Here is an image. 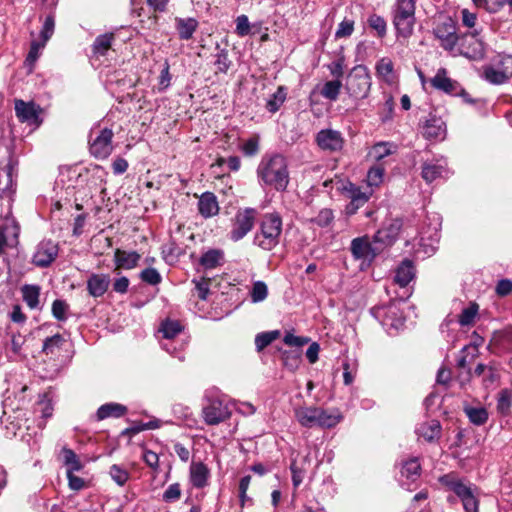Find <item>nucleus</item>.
Masks as SVG:
<instances>
[{"label":"nucleus","mask_w":512,"mask_h":512,"mask_svg":"<svg viewBox=\"0 0 512 512\" xmlns=\"http://www.w3.org/2000/svg\"><path fill=\"white\" fill-rule=\"evenodd\" d=\"M350 250L355 259L372 261L381 247L369 242L367 237H358L352 240Z\"/></svg>","instance_id":"16"},{"label":"nucleus","mask_w":512,"mask_h":512,"mask_svg":"<svg viewBox=\"0 0 512 512\" xmlns=\"http://www.w3.org/2000/svg\"><path fill=\"white\" fill-rule=\"evenodd\" d=\"M64 463L67 466V471L75 472L80 471L83 465L78 458L77 454L69 448L63 449Z\"/></svg>","instance_id":"50"},{"label":"nucleus","mask_w":512,"mask_h":512,"mask_svg":"<svg viewBox=\"0 0 512 512\" xmlns=\"http://www.w3.org/2000/svg\"><path fill=\"white\" fill-rule=\"evenodd\" d=\"M286 90L283 86H279L267 100L266 109L271 113H276L286 100Z\"/></svg>","instance_id":"42"},{"label":"nucleus","mask_w":512,"mask_h":512,"mask_svg":"<svg viewBox=\"0 0 512 512\" xmlns=\"http://www.w3.org/2000/svg\"><path fill=\"white\" fill-rule=\"evenodd\" d=\"M68 304L61 299H56L52 303V314L58 321H65L67 319L66 312L68 310Z\"/></svg>","instance_id":"58"},{"label":"nucleus","mask_w":512,"mask_h":512,"mask_svg":"<svg viewBox=\"0 0 512 512\" xmlns=\"http://www.w3.org/2000/svg\"><path fill=\"white\" fill-rule=\"evenodd\" d=\"M354 31V21L349 19H344L339 23L338 28L335 32L336 38H345L349 37Z\"/></svg>","instance_id":"64"},{"label":"nucleus","mask_w":512,"mask_h":512,"mask_svg":"<svg viewBox=\"0 0 512 512\" xmlns=\"http://www.w3.org/2000/svg\"><path fill=\"white\" fill-rule=\"evenodd\" d=\"M183 330V326L177 320H166L161 324L160 331L167 340L174 339Z\"/></svg>","instance_id":"47"},{"label":"nucleus","mask_w":512,"mask_h":512,"mask_svg":"<svg viewBox=\"0 0 512 512\" xmlns=\"http://www.w3.org/2000/svg\"><path fill=\"white\" fill-rule=\"evenodd\" d=\"M64 344V337L60 334H55L45 339L42 351L47 355H55L60 353Z\"/></svg>","instance_id":"41"},{"label":"nucleus","mask_w":512,"mask_h":512,"mask_svg":"<svg viewBox=\"0 0 512 512\" xmlns=\"http://www.w3.org/2000/svg\"><path fill=\"white\" fill-rule=\"evenodd\" d=\"M217 53L215 54L214 65L217 69V72L226 74L232 65L231 60L229 59L228 50L220 48V45L216 44Z\"/></svg>","instance_id":"44"},{"label":"nucleus","mask_w":512,"mask_h":512,"mask_svg":"<svg viewBox=\"0 0 512 512\" xmlns=\"http://www.w3.org/2000/svg\"><path fill=\"white\" fill-rule=\"evenodd\" d=\"M343 419V415L338 409L325 410L318 407L316 427L330 429L335 427Z\"/></svg>","instance_id":"25"},{"label":"nucleus","mask_w":512,"mask_h":512,"mask_svg":"<svg viewBox=\"0 0 512 512\" xmlns=\"http://www.w3.org/2000/svg\"><path fill=\"white\" fill-rule=\"evenodd\" d=\"M115 39L113 33H104L97 36L92 45V52L96 56H104L110 50Z\"/></svg>","instance_id":"34"},{"label":"nucleus","mask_w":512,"mask_h":512,"mask_svg":"<svg viewBox=\"0 0 512 512\" xmlns=\"http://www.w3.org/2000/svg\"><path fill=\"white\" fill-rule=\"evenodd\" d=\"M58 255V245L52 240H43L37 247L33 255V263L37 267H48Z\"/></svg>","instance_id":"14"},{"label":"nucleus","mask_w":512,"mask_h":512,"mask_svg":"<svg viewBox=\"0 0 512 512\" xmlns=\"http://www.w3.org/2000/svg\"><path fill=\"white\" fill-rule=\"evenodd\" d=\"M109 475L119 486H124L130 478V473L121 465L113 464L109 469Z\"/></svg>","instance_id":"49"},{"label":"nucleus","mask_w":512,"mask_h":512,"mask_svg":"<svg viewBox=\"0 0 512 512\" xmlns=\"http://www.w3.org/2000/svg\"><path fill=\"white\" fill-rule=\"evenodd\" d=\"M343 84L340 79L330 80L324 83L320 94L329 101H336L339 97Z\"/></svg>","instance_id":"38"},{"label":"nucleus","mask_w":512,"mask_h":512,"mask_svg":"<svg viewBox=\"0 0 512 512\" xmlns=\"http://www.w3.org/2000/svg\"><path fill=\"white\" fill-rule=\"evenodd\" d=\"M439 482L447 491L453 492L461 500L465 512H479L477 488L473 484L466 483L453 472L439 477Z\"/></svg>","instance_id":"3"},{"label":"nucleus","mask_w":512,"mask_h":512,"mask_svg":"<svg viewBox=\"0 0 512 512\" xmlns=\"http://www.w3.org/2000/svg\"><path fill=\"white\" fill-rule=\"evenodd\" d=\"M415 277V267L413 262L409 259H405L397 267L395 272V282L400 287H406Z\"/></svg>","instance_id":"28"},{"label":"nucleus","mask_w":512,"mask_h":512,"mask_svg":"<svg viewBox=\"0 0 512 512\" xmlns=\"http://www.w3.org/2000/svg\"><path fill=\"white\" fill-rule=\"evenodd\" d=\"M308 458H303L301 463H297L296 461H293L290 465V470L292 473V483L294 488L299 487L306 475V468L305 465L308 463Z\"/></svg>","instance_id":"46"},{"label":"nucleus","mask_w":512,"mask_h":512,"mask_svg":"<svg viewBox=\"0 0 512 512\" xmlns=\"http://www.w3.org/2000/svg\"><path fill=\"white\" fill-rule=\"evenodd\" d=\"M456 49L460 55L471 60H480L485 55V45L477 29L460 36Z\"/></svg>","instance_id":"8"},{"label":"nucleus","mask_w":512,"mask_h":512,"mask_svg":"<svg viewBox=\"0 0 512 512\" xmlns=\"http://www.w3.org/2000/svg\"><path fill=\"white\" fill-rule=\"evenodd\" d=\"M257 176L261 185L270 186L277 191H285L289 184L285 157L280 154L264 156L257 167Z\"/></svg>","instance_id":"1"},{"label":"nucleus","mask_w":512,"mask_h":512,"mask_svg":"<svg viewBox=\"0 0 512 512\" xmlns=\"http://www.w3.org/2000/svg\"><path fill=\"white\" fill-rule=\"evenodd\" d=\"M283 342L290 347H295V350H300V348L309 342V338L296 336L291 332H287L283 338Z\"/></svg>","instance_id":"62"},{"label":"nucleus","mask_w":512,"mask_h":512,"mask_svg":"<svg viewBox=\"0 0 512 512\" xmlns=\"http://www.w3.org/2000/svg\"><path fill=\"white\" fill-rule=\"evenodd\" d=\"M198 211L204 218H211L218 214L219 204L217 197L212 192H204L198 201Z\"/></svg>","instance_id":"21"},{"label":"nucleus","mask_w":512,"mask_h":512,"mask_svg":"<svg viewBox=\"0 0 512 512\" xmlns=\"http://www.w3.org/2000/svg\"><path fill=\"white\" fill-rule=\"evenodd\" d=\"M114 133L109 128H91L89 133V152L96 159H106L113 151Z\"/></svg>","instance_id":"7"},{"label":"nucleus","mask_w":512,"mask_h":512,"mask_svg":"<svg viewBox=\"0 0 512 512\" xmlns=\"http://www.w3.org/2000/svg\"><path fill=\"white\" fill-rule=\"evenodd\" d=\"M203 418L208 425H217L230 417V409L226 403L213 399L203 407Z\"/></svg>","instance_id":"12"},{"label":"nucleus","mask_w":512,"mask_h":512,"mask_svg":"<svg viewBox=\"0 0 512 512\" xmlns=\"http://www.w3.org/2000/svg\"><path fill=\"white\" fill-rule=\"evenodd\" d=\"M421 472V465L418 458H411L402 464L401 476L406 477L411 482L416 481Z\"/></svg>","instance_id":"37"},{"label":"nucleus","mask_w":512,"mask_h":512,"mask_svg":"<svg viewBox=\"0 0 512 512\" xmlns=\"http://www.w3.org/2000/svg\"><path fill=\"white\" fill-rule=\"evenodd\" d=\"M224 262V252L220 249H210L202 254L199 263L205 269H214Z\"/></svg>","instance_id":"32"},{"label":"nucleus","mask_w":512,"mask_h":512,"mask_svg":"<svg viewBox=\"0 0 512 512\" xmlns=\"http://www.w3.org/2000/svg\"><path fill=\"white\" fill-rule=\"evenodd\" d=\"M338 190L342 191L350 200H354L356 198L368 197L370 198L372 195V191H362L360 187L353 184L350 181H346L341 183V186L338 187Z\"/></svg>","instance_id":"40"},{"label":"nucleus","mask_w":512,"mask_h":512,"mask_svg":"<svg viewBox=\"0 0 512 512\" xmlns=\"http://www.w3.org/2000/svg\"><path fill=\"white\" fill-rule=\"evenodd\" d=\"M283 364L290 370L298 368L301 362V350H289L282 353Z\"/></svg>","instance_id":"54"},{"label":"nucleus","mask_w":512,"mask_h":512,"mask_svg":"<svg viewBox=\"0 0 512 512\" xmlns=\"http://www.w3.org/2000/svg\"><path fill=\"white\" fill-rule=\"evenodd\" d=\"M447 174L445 165L437 162H425L422 166V178L427 182L431 183L438 178H443Z\"/></svg>","instance_id":"30"},{"label":"nucleus","mask_w":512,"mask_h":512,"mask_svg":"<svg viewBox=\"0 0 512 512\" xmlns=\"http://www.w3.org/2000/svg\"><path fill=\"white\" fill-rule=\"evenodd\" d=\"M189 478L193 487L202 489L209 484L210 470L203 462H192L189 469Z\"/></svg>","instance_id":"19"},{"label":"nucleus","mask_w":512,"mask_h":512,"mask_svg":"<svg viewBox=\"0 0 512 512\" xmlns=\"http://www.w3.org/2000/svg\"><path fill=\"white\" fill-rule=\"evenodd\" d=\"M22 296L29 308L36 309L39 305L40 288L36 285H24Z\"/></svg>","instance_id":"43"},{"label":"nucleus","mask_w":512,"mask_h":512,"mask_svg":"<svg viewBox=\"0 0 512 512\" xmlns=\"http://www.w3.org/2000/svg\"><path fill=\"white\" fill-rule=\"evenodd\" d=\"M255 217L256 210L253 208L238 211L230 231V239L234 242L243 239L253 229Z\"/></svg>","instance_id":"9"},{"label":"nucleus","mask_w":512,"mask_h":512,"mask_svg":"<svg viewBox=\"0 0 512 512\" xmlns=\"http://www.w3.org/2000/svg\"><path fill=\"white\" fill-rule=\"evenodd\" d=\"M371 77L367 69L363 66H356L348 74L344 88L346 93L356 102L368 97L371 89Z\"/></svg>","instance_id":"5"},{"label":"nucleus","mask_w":512,"mask_h":512,"mask_svg":"<svg viewBox=\"0 0 512 512\" xmlns=\"http://www.w3.org/2000/svg\"><path fill=\"white\" fill-rule=\"evenodd\" d=\"M393 24L398 35L407 38L413 33L415 24V1L397 0L393 12Z\"/></svg>","instance_id":"6"},{"label":"nucleus","mask_w":512,"mask_h":512,"mask_svg":"<svg viewBox=\"0 0 512 512\" xmlns=\"http://www.w3.org/2000/svg\"><path fill=\"white\" fill-rule=\"evenodd\" d=\"M110 282L108 274L92 273L87 279V291L94 298L102 297L107 292Z\"/></svg>","instance_id":"18"},{"label":"nucleus","mask_w":512,"mask_h":512,"mask_svg":"<svg viewBox=\"0 0 512 512\" xmlns=\"http://www.w3.org/2000/svg\"><path fill=\"white\" fill-rule=\"evenodd\" d=\"M500 378L499 372L497 368L494 366V363H490L487 366L486 372L482 376V384L485 388H489L493 386Z\"/></svg>","instance_id":"57"},{"label":"nucleus","mask_w":512,"mask_h":512,"mask_svg":"<svg viewBox=\"0 0 512 512\" xmlns=\"http://www.w3.org/2000/svg\"><path fill=\"white\" fill-rule=\"evenodd\" d=\"M464 412L471 423L475 425H483L488 420V412L484 407H470L464 408Z\"/></svg>","instance_id":"45"},{"label":"nucleus","mask_w":512,"mask_h":512,"mask_svg":"<svg viewBox=\"0 0 512 512\" xmlns=\"http://www.w3.org/2000/svg\"><path fill=\"white\" fill-rule=\"evenodd\" d=\"M423 135L427 139L443 140L446 135V124L441 117L430 115L423 127Z\"/></svg>","instance_id":"20"},{"label":"nucleus","mask_w":512,"mask_h":512,"mask_svg":"<svg viewBox=\"0 0 512 512\" xmlns=\"http://www.w3.org/2000/svg\"><path fill=\"white\" fill-rule=\"evenodd\" d=\"M181 497V488L179 483H173L163 493V500L167 503H172L179 500Z\"/></svg>","instance_id":"63"},{"label":"nucleus","mask_w":512,"mask_h":512,"mask_svg":"<svg viewBox=\"0 0 512 512\" xmlns=\"http://www.w3.org/2000/svg\"><path fill=\"white\" fill-rule=\"evenodd\" d=\"M441 229V217L440 215L434 213L431 216L428 215L424 226L421 228L420 234L421 239H428L431 241L439 240V231Z\"/></svg>","instance_id":"24"},{"label":"nucleus","mask_w":512,"mask_h":512,"mask_svg":"<svg viewBox=\"0 0 512 512\" xmlns=\"http://www.w3.org/2000/svg\"><path fill=\"white\" fill-rule=\"evenodd\" d=\"M268 287L263 281H256L253 283L250 291L251 300L253 303L262 302L267 298Z\"/></svg>","instance_id":"53"},{"label":"nucleus","mask_w":512,"mask_h":512,"mask_svg":"<svg viewBox=\"0 0 512 512\" xmlns=\"http://www.w3.org/2000/svg\"><path fill=\"white\" fill-rule=\"evenodd\" d=\"M141 256L136 251H124L116 249L114 253V262L117 268L133 269L137 266Z\"/></svg>","instance_id":"27"},{"label":"nucleus","mask_w":512,"mask_h":512,"mask_svg":"<svg viewBox=\"0 0 512 512\" xmlns=\"http://www.w3.org/2000/svg\"><path fill=\"white\" fill-rule=\"evenodd\" d=\"M127 407L119 403H106L101 405L96 413L97 420L101 421L109 417L119 418L125 415Z\"/></svg>","instance_id":"31"},{"label":"nucleus","mask_w":512,"mask_h":512,"mask_svg":"<svg viewBox=\"0 0 512 512\" xmlns=\"http://www.w3.org/2000/svg\"><path fill=\"white\" fill-rule=\"evenodd\" d=\"M375 318L388 330H399L404 325V318L395 305L375 307L371 310Z\"/></svg>","instance_id":"11"},{"label":"nucleus","mask_w":512,"mask_h":512,"mask_svg":"<svg viewBox=\"0 0 512 512\" xmlns=\"http://www.w3.org/2000/svg\"><path fill=\"white\" fill-rule=\"evenodd\" d=\"M315 140L320 149L329 152H338L344 145L341 133L333 129L320 130L316 134Z\"/></svg>","instance_id":"15"},{"label":"nucleus","mask_w":512,"mask_h":512,"mask_svg":"<svg viewBox=\"0 0 512 512\" xmlns=\"http://www.w3.org/2000/svg\"><path fill=\"white\" fill-rule=\"evenodd\" d=\"M198 27L194 18H176V29L181 40H189Z\"/></svg>","instance_id":"33"},{"label":"nucleus","mask_w":512,"mask_h":512,"mask_svg":"<svg viewBox=\"0 0 512 512\" xmlns=\"http://www.w3.org/2000/svg\"><path fill=\"white\" fill-rule=\"evenodd\" d=\"M143 282L150 285H158L162 281L160 273L155 268H146L140 273Z\"/></svg>","instance_id":"60"},{"label":"nucleus","mask_w":512,"mask_h":512,"mask_svg":"<svg viewBox=\"0 0 512 512\" xmlns=\"http://www.w3.org/2000/svg\"><path fill=\"white\" fill-rule=\"evenodd\" d=\"M280 336L279 330H273L268 332L259 333L255 337V346L257 351H262L268 345H270L274 340H276Z\"/></svg>","instance_id":"48"},{"label":"nucleus","mask_w":512,"mask_h":512,"mask_svg":"<svg viewBox=\"0 0 512 512\" xmlns=\"http://www.w3.org/2000/svg\"><path fill=\"white\" fill-rule=\"evenodd\" d=\"M14 167L7 164L0 169V198L10 197L15 192Z\"/></svg>","instance_id":"23"},{"label":"nucleus","mask_w":512,"mask_h":512,"mask_svg":"<svg viewBox=\"0 0 512 512\" xmlns=\"http://www.w3.org/2000/svg\"><path fill=\"white\" fill-rule=\"evenodd\" d=\"M512 407V390L505 388L500 390L497 396V411L502 416H506L510 413Z\"/></svg>","instance_id":"39"},{"label":"nucleus","mask_w":512,"mask_h":512,"mask_svg":"<svg viewBox=\"0 0 512 512\" xmlns=\"http://www.w3.org/2000/svg\"><path fill=\"white\" fill-rule=\"evenodd\" d=\"M488 350L495 355L512 350V336L503 332H495L488 344Z\"/></svg>","instance_id":"22"},{"label":"nucleus","mask_w":512,"mask_h":512,"mask_svg":"<svg viewBox=\"0 0 512 512\" xmlns=\"http://www.w3.org/2000/svg\"><path fill=\"white\" fill-rule=\"evenodd\" d=\"M395 240L394 237H390V234L381 228L375 233L373 244L381 247L382 250L384 247L392 245Z\"/></svg>","instance_id":"59"},{"label":"nucleus","mask_w":512,"mask_h":512,"mask_svg":"<svg viewBox=\"0 0 512 512\" xmlns=\"http://www.w3.org/2000/svg\"><path fill=\"white\" fill-rule=\"evenodd\" d=\"M482 77L496 85L503 84L509 79V75L504 70L491 65L483 67Z\"/></svg>","instance_id":"35"},{"label":"nucleus","mask_w":512,"mask_h":512,"mask_svg":"<svg viewBox=\"0 0 512 512\" xmlns=\"http://www.w3.org/2000/svg\"><path fill=\"white\" fill-rule=\"evenodd\" d=\"M441 430L440 422L438 420H431L420 424L416 432L420 437L424 438V440L434 442L440 438Z\"/></svg>","instance_id":"29"},{"label":"nucleus","mask_w":512,"mask_h":512,"mask_svg":"<svg viewBox=\"0 0 512 512\" xmlns=\"http://www.w3.org/2000/svg\"><path fill=\"white\" fill-rule=\"evenodd\" d=\"M40 112V106L36 105L32 101L25 102L21 99L15 100V114L18 120L22 123L36 126L40 125Z\"/></svg>","instance_id":"13"},{"label":"nucleus","mask_w":512,"mask_h":512,"mask_svg":"<svg viewBox=\"0 0 512 512\" xmlns=\"http://www.w3.org/2000/svg\"><path fill=\"white\" fill-rule=\"evenodd\" d=\"M281 233V216L278 213H267L261 219L253 243L264 251H270L279 244Z\"/></svg>","instance_id":"4"},{"label":"nucleus","mask_w":512,"mask_h":512,"mask_svg":"<svg viewBox=\"0 0 512 512\" xmlns=\"http://www.w3.org/2000/svg\"><path fill=\"white\" fill-rule=\"evenodd\" d=\"M478 355V348L476 346L467 345L460 351L457 359V368L465 370L470 369L471 363Z\"/></svg>","instance_id":"36"},{"label":"nucleus","mask_w":512,"mask_h":512,"mask_svg":"<svg viewBox=\"0 0 512 512\" xmlns=\"http://www.w3.org/2000/svg\"><path fill=\"white\" fill-rule=\"evenodd\" d=\"M447 74L445 68L438 69L435 76L430 79L432 87L450 95H458L461 91L462 96H466L467 94L460 89L458 82L449 78Z\"/></svg>","instance_id":"17"},{"label":"nucleus","mask_w":512,"mask_h":512,"mask_svg":"<svg viewBox=\"0 0 512 512\" xmlns=\"http://www.w3.org/2000/svg\"><path fill=\"white\" fill-rule=\"evenodd\" d=\"M334 220V213L329 208H324L319 211L317 216L309 219L308 221L312 224H316L321 228L328 227Z\"/></svg>","instance_id":"52"},{"label":"nucleus","mask_w":512,"mask_h":512,"mask_svg":"<svg viewBox=\"0 0 512 512\" xmlns=\"http://www.w3.org/2000/svg\"><path fill=\"white\" fill-rule=\"evenodd\" d=\"M435 37L440 41L443 49L453 52L456 49L459 36L456 33V25L451 18L439 23L434 29Z\"/></svg>","instance_id":"10"},{"label":"nucleus","mask_w":512,"mask_h":512,"mask_svg":"<svg viewBox=\"0 0 512 512\" xmlns=\"http://www.w3.org/2000/svg\"><path fill=\"white\" fill-rule=\"evenodd\" d=\"M295 417L299 424L306 428L316 427L318 407L301 406L294 410Z\"/></svg>","instance_id":"26"},{"label":"nucleus","mask_w":512,"mask_h":512,"mask_svg":"<svg viewBox=\"0 0 512 512\" xmlns=\"http://www.w3.org/2000/svg\"><path fill=\"white\" fill-rule=\"evenodd\" d=\"M439 482L447 491L453 492L461 500L465 512H479L477 488L473 484L466 483L453 472L439 477Z\"/></svg>","instance_id":"2"},{"label":"nucleus","mask_w":512,"mask_h":512,"mask_svg":"<svg viewBox=\"0 0 512 512\" xmlns=\"http://www.w3.org/2000/svg\"><path fill=\"white\" fill-rule=\"evenodd\" d=\"M384 176V169L380 166H375L369 169L367 173V184L369 187L378 186Z\"/></svg>","instance_id":"61"},{"label":"nucleus","mask_w":512,"mask_h":512,"mask_svg":"<svg viewBox=\"0 0 512 512\" xmlns=\"http://www.w3.org/2000/svg\"><path fill=\"white\" fill-rule=\"evenodd\" d=\"M487 366L488 365H486V364L479 363V364H477V366L475 367V369L473 371H471V369H468L466 372L461 373L459 375L461 387H463L465 384L469 383L471 381L472 377H482L483 374L487 370Z\"/></svg>","instance_id":"55"},{"label":"nucleus","mask_w":512,"mask_h":512,"mask_svg":"<svg viewBox=\"0 0 512 512\" xmlns=\"http://www.w3.org/2000/svg\"><path fill=\"white\" fill-rule=\"evenodd\" d=\"M478 305L470 303V305L462 310L458 316V322L461 326H469L473 324L476 315L478 314Z\"/></svg>","instance_id":"51"},{"label":"nucleus","mask_w":512,"mask_h":512,"mask_svg":"<svg viewBox=\"0 0 512 512\" xmlns=\"http://www.w3.org/2000/svg\"><path fill=\"white\" fill-rule=\"evenodd\" d=\"M367 23L370 28L377 32L379 37H384L386 35L387 24L383 17L377 14H372L369 16Z\"/></svg>","instance_id":"56"}]
</instances>
